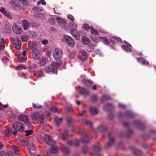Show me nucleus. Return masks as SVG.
Masks as SVG:
<instances>
[{"mask_svg": "<svg viewBox=\"0 0 156 156\" xmlns=\"http://www.w3.org/2000/svg\"><path fill=\"white\" fill-rule=\"evenodd\" d=\"M27 50H32V56L33 59L37 60L39 59L40 56V52L39 50L37 49L36 44L35 42H32L29 44Z\"/></svg>", "mask_w": 156, "mask_h": 156, "instance_id": "f257e3e1", "label": "nucleus"}, {"mask_svg": "<svg viewBox=\"0 0 156 156\" xmlns=\"http://www.w3.org/2000/svg\"><path fill=\"white\" fill-rule=\"evenodd\" d=\"M58 67V63L57 62H52L51 64L45 67V70L46 73L50 74H57V68Z\"/></svg>", "mask_w": 156, "mask_h": 156, "instance_id": "f03ea898", "label": "nucleus"}, {"mask_svg": "<svg viewBox=\"0 0 156 156\" xmlns=\"http://www.w3.org/2000/svg\"><path fill=\"white\" fill-rule=\"evenodd\" d=\"M79 129L80 134L82 136H85L87 138V139H85L82 137L80 138V140L83 143H89L90 140L92 138V136L90 134L87 133L84 129L80 128Z\"/></svg>", "mask_w": 156, "mask_h": 156, "instance_id": "7ed1b4c3", "label": "nucleus"}, {"mask_svg": "<svg viewBox=\"0 0 156 156\" xmlns=\"http://www.w3.org/2000/svg\"><path fill=\"white\" fill-rule=\"evenodd\" d=\"M62 41H64L71 47H73L75 45V42L73 39L70 36L66 35H63V38Z\"/></svg>", "mask_w": 156, "mask_h": 156, "instance_id": "20e7f679", "label": "nucleus"}, {"mask_svg": "<svg viewBox=\"0 0 156 156\" xmlns=\"http://www.w3.org/2000/svg\"><path fill=\"white\" fill-rule=\"evenodd\" d=\"M32 118L33 119L39 121L41 124H43L44 121V116L37 112H34L32 114Z\"/></svg>", "mask_w": 156, "mask_h": 156, "instance_id": "39448f33", "label": "nucleus"}, {"mask_svg": "<svg viewBox=\"0 0 156 156\" xmlns=\"http://www.w3.org/2000/svg\"><path fill=\"white\" fill-rule=\"evenodd\" d=\"M118 118L120 120L121 118H133L134 117V115L131 111H126L124 115H123L122 112H120L118 114Z\"/></svg>", "mask_w": 156, "mask_h": 156, "instance_id": "423d86ee", "label": "nucleus"}, {"mask_svg": "<svg viewBox=\"0 0 156 156\" xmlns=\"http://www.w3.org/2000/svg\"><path fill=\"white\" fill-rule=\"evenodd\" d=\"M12 29L13 32L16 34H20L23 31V29L21 28V24L18 22L14 23Z\"/></svg>", "mask_w": 156, "mask_h": 156, "instance_id": "0eeeda50", "label": "nucleus"}, {"mask_svg": "<svg viewBox=\"0 0 156 156\" xmlns=\"http://www.w3.org/2000/svg\"><path fill=\"white\" fill-rule=\"evenodd\" d=\"M24 126L23 124L20 122H16L13 124V127L19 132H22L24 130Z\"/></svg>", "mask_w": 156, "mask_h": 156, "instance_id": "6e6552de", "label": "nucleus"}, {"mask_svg": "<svg viewBox=\"0 0 156 156\" xmlns=\"http://www.w3.org/2000/svg\"><path fill=\"white\" fill-rule=\"evenodd\" d=\"M112 133V132H110L108 134V137L109 138V139L108 142L105 144V147L106 149H108L113 144L115 140L114 138L113 137H110Z\"/></svg>", "mask_w": 156, "mask_h": 156, "instance_id": "1a4fd4ad", "label": "nucleus"}, {"mask_svg": "<svg viewBox=\"0 0 156 156\" xmlns=\"http://www.w3.org/2000/svg\"><path fill=\"white\" fill-rule=\"evenodd\" d=\"M10 3L12 5V7L14 10H19L21 9V6L17 0H11L10 2Z\"/></svg>", "mask_w": 156, "mask_h": 156, "instance_id": "9d476101", "label": "nucleus"}, {"mask_svg": "<svg viewBox=\"0 0 156 156\" xmlns=\"http://www.w3.org/2000/svg\"><path fill=\"white\" fill-rule=\"evenodd\" d=\"M44 140L48 145H51L55 144V141L53 140L52 137L49 135L46 134L44 136Z\"/></svg>", "mask_w": 156, "mask_h": 156, "instance_id": "9b49d317", "label": "nucleus"}, {"mask_svg": "<svg viewBox=\"0 0 156 156\" xmlns=\"http://www.w3.org/2000/svg\"><path fill=\"white\" fill-rule=\"evenodd\" d=\"M133 124L135 126L140 130H144L145 128V125L140 121H135L134 122Z\"/></svg>", "mask_w": 156, "mask_h": 156, "instance_id": "f8f14e48", "label": "nucleus"}, {"mask_svg": "<svg viewBox=\"0 0 156 156\" xmlns=\"http://www.w3.org/2000/svg\"><path fill=\"white\" fill-rule=\"evenodd\" d=\"M12 42L15 45V47L16 49L20 50L21 48V42L20 39L18 38H13Z\"/></svg>", "mask_w": 156, "mask_h": 156, "instance_id": "ddd939ff", "label": "nucleus"}, {"mask_svg": "<svg viewBox=\"0 0 156 156\" xmlns=\"http://www.w3.org/2000/svg\"><path fill=\"white\" fill-rule=\"evenodd\" d=\"M36 146L34 144L31 143L29 145L28 149L31 155L34 156L36 154Z\"/></svg>", "mask_w": 156, "mask_h": 156, "instance_id": "4468645a", "label": "nucleus"}, {"mask_svg": "<svg viewBox=\"0 0 156 156\" xmlns=\"http://www.w3.org/2000/svg\"><path fill=\"white\" fill-rule=\"evenodd\" d=\"M80 142L79 141L76 139L74 140H68L67 144L70 146H75L76 147H78L80 145Z\"/></svg>", "mask_w": 156, "mask_h": 156, "instance_id": "2eb2a0df", "label": "nucleus"}, {"mask_svg": "<svg viewBox=\"0 0 156 156\" xmlns=\"http://www.w3.org/2000/svg\"><path fill=\"white\" fill-rule=\"evenodd\" d=\"M70 33L72 35L76 40H79L80 38L79 33L74 28H72L70 30Z\"/></svg>", "mask_w": 156, "mask_h": 156, "instance_id": "dca6fc26", "label": "nucleus"}, {"mask_svg": "<svg viewBox=\"0 0 156 156\" xmlns=\"http://www.w3.org/2000/svg\"><path fill=\"white\" fill-rule=\"evenodd\" d=\"M79 92L80 94L83 95L85 97H86L89 94V91L83 87H79Z\"/></svg>", "mask_w": 156, "mask_h": 156, "instance_id": "f3484780", "label": "nucleus"}, {"mask_svg": "<svg viewBox=\"0 0 156 156\" xmlns=\"http://www.w3.org/2000/svg\"><path fill=\"white\" fill-rule=\"evenodd\" d=\"M19 120L21 121L24 122L25 124H28L29 123V119L27 116L26 115H21L19 117Z\"/></svg>", "mask_w": 156, "mask_h": 156, "instance_id": "a211bd4d", "label": "nucleus"}, {"mask_svg": "<svg viewBox=\"0 0 156 156\" xmlns=\"http://www.w3.org/2000/svg\"><path fill=\"white\" fill-rule=\"evenodd\" d=\"M81 83L87 88L91 87L92 84V81L90 80L83 79L81 80Z\"/></svg>", "mask_w": 156, "mask_h": 156, "instance_id": "6ab92c4d", "label": "nucleus"}, {"mask_svg": "<svg viewBox=\"0 0 156 156\" xmlns=\"http://www.w3.org/2000/svg\"><path fill=\"white\" fill-rule=\"evenodd\" d=\"M113 108V105L110 104H105L103 106V109L106 111H108L109 112H112V110Z\"/></svg>", "mask_w": 156, "mask_h": 156, "instance_id": "aec40b11", "label": "nucleus"}, {"mask_svg": "<svg viewBox=\"0 0 156 156\" xmlns=\"http://www.w3.org/2000/svg\"><path fill=\"white\" fill-rule=\"evenodd\" d=\"M59 26L62 27L63 29L67 30L68 27L66 25V22L64 20L59 18Z\"/></svg>", "mask_w": 156, "mask_h": 156, "instance_id": "412c9836", "label": "nucleus"}, {"mask_svg": "<svg viewBox=\"0 0 156 156\" xmlns=\"http://www.w3.org/2000/svg\"><path fill=\"white\" fill-rule=\"evenodd\" d=\"M110 40L113 44H115L118 42H121L122 41L121 39L120 38L115 37H111L110 38Z\"/></svg>", "mask_w": 156, "mask_h": 156, "instance_id": "4be33fe9", "label": "nucleus"}, {"mask_svg": "<svg viewBox=\"0 0 156 156\" xmlns=\"http://www.w3.org/2000/svg\"><path fill=\"white\" fill-rule=\"evenodd\" d=\"M66 120L67 125L69 127H70L72 125L73 121L72 117L69 115H67L66 117Z\"/></svg>", "mask_w": 156, "mask_h": 156, "instance_id": "5701e85b", "label": "nucleus"}, {"mask_svg": "<svg viewBox=\"0 0 156 156\" xmlns=\"http://www.w3.org/2000/svg\"><path fill=\"white\" fill-rule=\"evenodd\" d=\"M137 61L144 65H147L149 64V62L145 58L142 57H139L136 58Z\"/></svg>", "mask_w": 156, "mask_h": 156, "instance_id": "b1692460", "label": "nucleus"}, {"mask_svg": "<svg viewBox=\"0 0 156 156\" xmlns=\"http://www.w3.org/2000/svg\"><path fill=\"white\" fill-rule=\"evenodd\" d=\"M80 53L81 56L80 59L83 62L87 59V54L86 51L81 50L80 51Z\"/></svg>", "mask_w": 156, "mask_h": 156, "instance_id": "393cba45", "label": "nucleus"}, {"mask_svg": "<svg viewBox=\"0 0 156 156\" xmlns=\"http://www.w3.org/2000/svg\"><path fill=\"white\" fill-rule=\"evenodd\" d=\"M68 133L69 131L67 130H65L64 133L61 134L60 139L64 141L66 140L67 138L68 137Z\"/></svg>", "mask_w": 156, "mask_h": 156, "instance_id": "a878e982", "label": "nucleus"}, {"mask_svg": "<svg viewBox=\"0 0 156 156\" xmlns=\"http://www.w3.org/2000/svg\"><path fill=\"white\" fill-rule=\"evenodd\" d=\"M34 17L37 18H40L42 20H44L45 17V15L42 13L38 12L34 14Z\"/></svg>", "mask_w": 156, "mask_h": 156, "instance_id": "bb28decb", "label": "nucleus"}, {"mask_svg": "<svg viewBox=\"0 0 156 156\" xmlns=\"http://www.w3.org/2000/svg\"><path fill=\"white\" fill-rule=\"evenodd\" d=\"M22 23L24 30H27L29 27V23L27 20H22Z\"/></svg>", "mask_w": 156, "mask_h": 156, "instance_id": "cd10ccee", "label": "nucleus"}, {"mask_svg": "<svg viewBox=\"0 0 156 156\" xmlns=\"http://www.w3.org/2000/svg\"><path fill=\"white\" fill-rule=\"evenodd\" d=\"M53 55L55 59L58 60V49L55 48L53 52Z\"/></svg>", "mask_w": 156, "mask_h": 156, "instance_id": "c85d7f7f", "label": "nucleus"}, {"mask_svg": "<svg viewBox=\"0 0 156 156\" xmlns=\"http://www.w3.org/2000/svg\"><path fill=\"white\" fill-rule=\"evenodd\" d=\"M12 151L14 152L17 155L18 154L20 151V149L16 145H13L12 146Z\"/></svg>", "mask_w": 156, "mask_h": 156, "instance_id": "c756f323", "label": "nucleus"}, {"mask_svg": "<svg viewBox=\"0 0 156 156\" xmlns=\"http://www.w3.org/2000/svg\"><path fill=\"white\" fill-rule=\"evenodd\" d=\"M81 40L83 43L84 44H88L90 42V41L89 39L85 36L83 37Z\"/></svg>", "mask_w": 156, "mask_h": 156, "instance_id": "7c9ffc66", "label": "nucleus"}, {"mask_svg": "<svg viewBox=\"0 0 156 156\" xmlns=\"http://www.w3.org/2000/svg\"><path fill=\"white\" fill-rule=\"evenodd\" d=\"M89 111L91 115H95L98 113V110L94 108H90L89 109Z\"/></svg>", "mask_w": 156, "mask_h": 156, "instance_id": "2f4dec72", "label": "nucleus"}, {"mask_svg": "<svg viewBox=\"0 0 156 156\" xmlns=\"http://www.w3.org/2000/svg\"><path fill=\"white\" fill-rule=\"evenodd\" d=\"M133 132L132 130L130 129L128 130L126 134H124L123 132H122L121 133L122 136H128L132 135Z\"/></svg>", "mask_w": 156, "mask_h": 156, "instance_id": "473e14b6", "label": "nucleus"}, {"mask_svg": "<svg viewBox=\"0 0 156 156\" xmlns=\"http://www.w3.org/2000/svg\"><path fill=\"white\" fill-rule=\"evenodd\" d=\"M111 99L110 97L106 94L103 95L101 97V100L103 101L108 100Z\"/></svg>", "mask_w": 156, "mask_h": 156, "instance_id": "72a5a7b5", "label": "nucleus"}, {"mask_svg": "<svg viewBox=\"0 0 156 156\" xmlns=\"http://www.w3.org/2000/svg\"><path fill=\"white\" fill-rule=\"evenodd\" d=\"M58 147L57 146H54L52 147L50 151L51 153L53 154L56 153L58 151Z\"/></svg>", "mask_w": 156, "mask_h": 156, "instance_id": "f704fd0d", "label": "nucleus"}, {"mask_svg": "<svg viewBox=\"0 0 156 156\" xmlns=\"http://www.w3.org/2000/svg\"><path fill=\"white\" fill-rule=\"evenodd\" d=\"M12 133V129L11 128H9L5 130V134L7 137H9L10 136Z\"/></svg>", "mask_w": 156, "mask_h": 156, "instance_id": "c9c22d12", "label": "nucleus"}, {"mask_svg": "<svg viewBox=\"0 0 156 156\" xmlns=\"http://www.w3.org/2000/svg\"><path fill=\"white\" fill-rule=\"evenodd\" d=\"M4 42V39L3 38H2L1 41H0V51H2L5 49V45Z\"/></svg>", "mask_w": 156, "mask_h": 156, "instance_id": "e433bc0d", "label": "nucleus"}, {"mask_svg": "<svg viewBox=\"0 0 156 156\" xmlns=\"http://www.w3.org/2000/svg\"><path fill=\"white\" fill-rule=\"evenodd\" d=\"M98 129L100 132H103L106 131L107 128L106 126L101 125L98 127Z\"/></svg>", "mask_w": 156, "mask_h": 156, "instance_id": "4c0bfd02", "label": "nucleus"}, {"mask_svg": "<svg viewBox=\"0 0 156 156\" xmlns=\"http://www.w3.org/2000/svg\"><path fill=\"white\" fill-rule=\"evenodd\" d=\"M43 74V73L41 71L38 70L35 72L34 73V76L37 77H41Z\"/></svg>", "mask_w": 156, "mask_h": 156, "instance_id": "58836bf2", "label": "nucleus"}, {"mask_svg": "<svg viewBox=\"0 0 156 156\" xmlns=\"http://www.w3.org/2000/svg\"><path fill=\"white\" fill-rule=\"evenodd\" d=\"M122 47L127 52H131L132 51V49L126 45H122Z\"/></svg>", "mask_w": 156, "mask_h": 156, "instance_id": "ea45409f", "label": "nucleus"}, {"mask_svg": "<svg viewBox=\"0 0 156 156\" xmlns=\"http://www.w3.org/2000/svg\"><path fill=\"white\" fill-rule=\"evenodd\" d=\"M83 122L87 126L92 128V122L90 120L85 119L83 121Z\"/></svg>", "mask_w": 156, "mask_h": 156, "instance_id": "a19ab883", "label": "nucleus"}, {"mask_svg": "<svg viewBox=\"0 0 156 156\" xmlns=\"http://www.w3.org/2000/svg\"><path fill=\"white\" fill-rule=\"evenodd\" d=\"M83 29L85 30L88 31L89 30H91L92 27L89 26L88 24L84 23L83 25Z\"/></svg>", "mask_w": 156, "mask_h": 156, "instance_id": "79ce46f5", "label": "nucleus"}, {"mask_svg": "<svg viewBox=\"0 0 156 156\" xmlns=\"http://www.w3.org/2000/svg\"><path fill=\"white\" fill-rule=\"evenodd\" d=\"M59 149H60V150H62L63 153L66 154H68L69 153V148L68 147L62 148L59 147Z\"/></svg>", "mask_w": 156, "mask_h": 156, "instance_id": "37998d69", "label": "nucleus"}, {"mask_svg": "<svg viewBox=\"0 0 156 156\" xmlns=\"http://www.w3.org/2000/svg\"><path fill=\"white\" fill-rule=\"evenodd\" d=\"M88 150V147L86 146H84L82 147V152L83 154H87Z\"/></svg>", "mask_w": 156, "mask_h": 156, "instance_id": "c03bdc74", "label": "nucleus"}, {"mask_svg": "<svg viewBox=\"0 0 156 156\" xmlns=\"http://www.w3.org/2000/svg\"><path fill=\"white\" fill-rule=\"evenodd\" d=\"M28 35L30 37L32 38H34L36 36V33L34 31H29Z\"/></svg>", "mask_w": 156, "mask_h": 156, "instance_id": "a18cd8bd", "label": "nucleus"}, {"mask_svg": "<svg viewBox=\"0 0 156 156\" xmlns=\"http://www.w3.org/2000/svg\"><path fill=\"white\" fill-rule=\"evenodd\" d=\"M101 150V148L97 145H94L93 146V150L94 153H96L99 152Z\"/></svg>", "mask_w": 156, "mask_h": 156, "instance_id": "49530a36", "label": "nucleus"}, {"mask_svg": "<svg viewBox=\"0 0 156 156\" xmlns=\"http://www.w3.org/2000/svg\"><path fill=\"white\" fill-rule=\"evenodd\" d=\"M17 58L20 62H24L27 60V59L26 57H23L21 55H18Z\"/></svg>", "mask_w": 156, "mask_h": 156, "instance_id": "de8ad7c7", "label": "nucleus"}, {"mask_svg": "<svg viewBox=\"0 0 156 156\" xmlns=\"http://www.w3.org/2000/svg\"><path fill=\"white\" fill-rule=\"evenodd\" d=\"M90 99L92 102H95L98 100V96L96 95H92L90 96Z\"/></svg>", "mask_w": 156, "mask_h": 156, "instance_id": "09e8293b", "label": "nucleus"}, {"mask_svg": "<svg viewBox=\"0 0 156 156\" xmlns=\"http://www.w3.org/2000/svg\"><path fill=\"white\" fill-rule=\"evenodd\" d=\"M133 153L135 154L138 156H140L141 154H142V151L139 149H135Z\"/></svg>", "mask_w": 156, "mask_h": 156, "instance_id": "8fccbe9b", "label": "nucleus"}, {"mask_svg": "<svg viewBox=\"0 0 156 156\" xmlns=\"http://www.w3.org/2000/svg\"><path fill=\"white\" fill-rule=\"evenodd\" d=\"M101 41L103 42L106 45H108L109 44V41L108 38L106 37H102Z\"/></svg>", "mask_w": 156, "mask_h": 156, "instance_id": "3c124183", "label": "nucleus"}, {"mask_svg": "<svg viewBox=\"0 0 156 156\" xmlns=\"http://www.w3.org/2000/svg\"><path fill=\"white\" fill-rule=\"evenodd\" d=\"M20 142L22 146H25L28 144L29 141L27 140L22 139L20 140Z\"/></svg>", "mask_w": 156, "mask_h": 156, "instance_id": "603ef678", "label": "nucleus"}, {"mask_svg": "<svg viewBox=\"0 0 156 156\" xmlns=\"http://www.w3.org/2000/svg\"><path fill=\"white\" fill-rule=\"evenodd\" d=\"M33 107L36 109H40L42 107V105H41L39 104L36 103H33Z\"/></svg>", "mask_w": 156, "mask_h": 156, "instance_id": "864d4df0", "label": "nucleus"}, {"mask_svg": "<svg viewBox=\"0 0 156 156\" xmlns=\"http://www.w3.org/2000/svg\"><path fill=\"white\" fill-rule=\"evenodd\" d=\"M90 32L93 34L94 35H98L99 34V32L98 30L95 29L93 28L92 27L91 30Z\"/></svg>", "mask_w": 156, "mask_h": 156, "instance_id": "5fc2aeb1", "label": "nucleus"}, {"mask_svg": "<svg viewBox=\"0 0 156 156\" xmlns=\"http://www.w3.org/2000/svg\"><path fill=\"white\" fill-rule=\"evenodd\" d=\"M46 59L45 58H43L41 59L39 62V64L40 66H44L45 63Z\"/></svg>", "mask_w": 156, "mask_h": 156, "instance_id": "6e6d98bb", "label": "nucleus"}, {"mask_svg": "<svg viewBox=\"0 0 156 156\" xmlns=\"http://www.w3.org/2000/svg\"><path fill=\"white\" fill-rule=\"evenodd\" d=\"M22 41L23 42L27 41L29 39L28 36L26 35H23L21 37Z\"/></svg>", "mask_w": 156, "mask_h": 156, "instance_id": "4d7b16f0", "label": "nucleus"}, {"mask_svg": "<svg viewBox=\"0 0 156 156\" xmlns=\"http://www.w3.org/2000/svg\"><path fill=\"white\" fill-rule=\"evenodd\" d=\"M50 110L53 113H58V108L55 107H51Z\"/></svg>", "mask_w": 156, "mask_h": 156, "instance_id": "13d9d810", "label": "nucleus"}, {"mask_svg": "<svg viewBox=\"0 0 156 156\" xmlns=\"http://www.w3.org/2000/svg\"><path fill=\"white\" fill-rule=\"evenodd\" d=\"M11 28L9 26L7 25H6L4 28L5 31L6 33L9 32L11 30Z\"/></svg>", "mask_w": 156, "mask_h": 156, "instance_id": "bf43d9fd", "label": "nucleus"}, {"mask_svg": "<svg viewBox=\"0 0 156 156\" xmlns=\"http://www.w3.org/2000/svg\"><path fill=\"white\" fill-rule=\"evenodd\" d=\"M25 132L26 133L25 136H27L32 134L33 133V131L32 130H26Z\"/></svg>", "mask_w": 156, "mask_h": 156, "instance_id": "052dcab7", "label": "nucleus"}, {"mask_svg": "<svg viewBox=\"0 0 156 156\" xmlns=\"http://www.w3.org/2000/svg\"><path fill=\"white\" fill-rule=\"evenodd\" d=\"M65 109L69 112H71L73 111V109L71 106H69L66 107Z\"/></svg>", "mask_w": 156, "mask_h": 156, "instance_id": "680f3d73", "label": "nucleus"}, {"mask_svg": "<svg viewBox=\"0 0 156 156\" xmlns=\"http://www.w3.org/2000/svg\"><path fill=\"white\" fill-rule=\"evenodd\" d=\"M8 107V104H6L5 105H2L1 102H0V110H2L3 109V108H6Z\"/></svg>", "mask_w": 156, "mask_h": 156, "instance_id": "e2e57ef3", "label": "nucleus"}, {"mask_svg": "<svg viewBox=\"0 0 156 156\" xmlns=\"http://www.w3.org/2000/svg\"><path fill=\"white\" fill-rule=\"evenodd\" d=\"M67 18L72 22L73 21L75 20L74 17L72 15L70 14H68V15Z\"/></svg>", "mask_w": 156, "mask_h": 156, "instance_id": "0e129e2a", "label": "nucleus"}, {"mask_svg": "<svg viewBox=\"0 0 156 156\" xmlns=\"http://www.w3.org/2000/svg\"><path fill=\"white\" fill-rule=\"evenodd\" d=\"M91 38L92 41L96 42L98 43L99 41V39L98 38L95 37H91Z\"/></svg>", "mask_w": 156, "mask_h": 156, "instance_id": "69168bd1", "label": "nucleus"}, {"mask_svg": "<svg viewBox=\"0 0 156 156\" xmlns=\"http://www.w3.org/2000/svg\"><path fill=\"white\" fill-rule=\"evenodd\" d=\"M22 4L24 5L28 4V1L27 0H18Z\"/></svg>", "mask_w": 156, "mask_h": 156, "instance_id": "338daca9", "label": "nucleus"}, {"mask_svg": "<svg viewBox=\"0 0 156 156\" xmlns=\"http://www.w3.org/2000/svg\"><path fill=\"white\" fill-rule=\"evenodd\" d=\"M41 3L42 4L45 5L46 4V3L44 0H40V1L37 2V5L40 4Z\"/></svg>", "mask_w": 156, "mask_h": 156, "instance_id": "774afa93", "label": "nucleus"}]
</instances>
